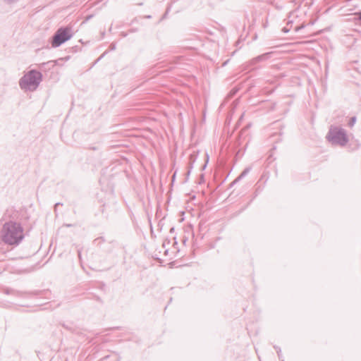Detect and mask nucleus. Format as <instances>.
Returning <instances> with one entry per match:
<instances>
[{
    "label": "nucleus",
    "mask_w": 361,
    "mask_h": 361,
    "mask_svg": "<svg viewBox=\"0 0 361 361\" xmlns=\"http://www.w3.org/2000/svg\"><path fill=\"white\" fill-rule=\"evenodd\" d=\"M23 231V228L20 223L9 220L3 225L1 238L7 245L17 246L24 238Z\"/></svg>",
    "instance_id": "f257e3e1"
},
{
    "label": "nucleus",
    "mask_w": 361,
    "mask_h": 361,
    "mask_svg": "<svg viewBox=\"0 0 361 361\" xmlns=\"http://www.w3.org/2000/svg\"><path fill=\"white\" fill-rule=\"evenodd\" d=\"M42 80V74L36 70H30L19 81L22 90H35Z\"/></svg>",
    "instance_id": "f03ea898"
},
{
    "label": "nucleus",
    "mask_w": 361,
    "mask_h": 361,
    "mask_svg": "<svg viewBox=\"0 0 361 361\" xmlns=\"http://www.w3.org/2000/svg\"><path fill=\"white\" fill-rule=\"evenodd\" d=\"M326 138L332 145L341 147L345 146L349 141L345 130L334 126H331Z\"/></svg>",
    "instance_id": "7ed1b4c3"
},
{
    "label": "nucleus",
    "mask_w": 361,
    "mask_h": 361,
    "mask_svg": "<svg viewBox=\"0 0 361 361\" xmlns=\"http://www.w3.org/2000/svg\"><path fill=\"white\" fill-rule=\"evenodd\" d=\"M73 37L72 29L68 26L60 27L51 38L50 43L53 48L60 47Z\"/></svg>",
    "instance_id": "20e7f679"
},
{
    "label": "nucleus",
    "mask_w": 361,
    "mask_h": 361,
    "mask_svg": "<svg viewBox=\"0 0 361 361\" xmlns=\"http://www.w3.org/2000/svg\"><path fill=\"white\" fill-rule=\"evenodd\" d=\"M273 54V52H267L264 54H262L261 55H259L255 58H253L250 61V63L251 66H254L257 63L265 61L268 59H269Z\"/></svg>",
    "instance_id": "39448f33"
},
{
    "label": "nucleus",
    "mask_w": 361,
    "mask_h": 361,
    "mask_svg": "<svg viewBox=\"0 0 361 361\" xmlns=\"http://www.w3.org/2000/svg\"><path fill=\"white\" fill-rule=\"evenodd\" d=\"M4 293L6 295H14V296H16V297H22L25 294H26V293H23V292H21V291H19V290H14V289H12V288H6L4 289Z\"/></svg>",
    "instance_id": "423d86ee"
},
{
    "label": "nucleus",
    "mask_w": 361,
    "mask_h": 361,
    "mask_svg": "<svg viewBox=\"0 0 361 361\" xmlns=\"http://www.w3.org/2000/svg\"><path fill=\"white\" fill-rule=\"evenodd\" d=\"M250 171V168L245 169L243 172L240 174L238 177H237L231 183V187L233 186L238 181H240L243 178H244Z\"/></svg>",
    "instance_id": "0eeeda50"
},
{
    "label": "nucleus",
    "mask_w": 361,
    "mask_h": 361,
    "mask_svg": "<svg viewBox=\"0 0 361 361\" xmlns=\"http://www.w3.org/2000/svg\"><path fill=\"white\" fill-rule=\"evenodd\" d=\"M195 160H196V156L195 154H190V157H189L190 166H189V170L188 171V175L190 174V171H191V169L193 167V164L195 163Z\"/></svg>",
    "instance_id": "6e6552de"
},
{
    "label": "nucleus",
    "mask_w": 361,
    "mask_h": 361,
    "mask_svg": "<svg viewBox=\"0 0 361 361\" xmlns=\"http://www.w3.org/2000/svg\"><path fill=\"white\" fill-rule=\"evenodd\" d=\"M105 241L104 237H99L94 240L93 243L97 246H100V245Z\"/></svg>",
    "instance_id": "1a4fd4ad"
},
{
    "label": "nucleus",
    "mask_w": 361,
    "mask_h": 361,
    "mask_svg": "<svg viewBox=\"0 0 361 361\" xmlns=\"http://www.w3.org/2000/svg\"><path fill=\"white\" fill-rule=\"evenodd\" d=\"M274 348L276 349V353H277V355H278V357H279V359L281 360V361H284V360L283 359V357H282V353H281V349L280 347L277 346V345H274Z\"/></svg>",
    "instance_id": "9d476101"
},
{
    "label": "nucleus",
    "mask_w": 361,
    "mask_h": 361,
    "mask_svg": "<svg viewBox=\"0 0 361 361\" xmlns=\"http://www.w3.org/2000/svg\"><path fill=\"white\" fill-rule=\"evenodd\" d=\"M356 121H357V118L356 116H352L348 123V126L350 127V128H352L354 126V125L356 123Z\"/></svg>",
    "instance_id": "9b49d317"
},
{
    "label": "nucleus",
    "mask_w": 361,
    "mask_h": 361,
    "mask_svg": "<svg viewBox=\"0 0 361 361\" xmlns=\"http://www.w3.org/2000/svg\"><path fill=\"white\" fill-rule=\"evenodd\" d=\"M57 61H49L47 63H43L40 65L41 68L42 67H44V66H46L47 65H49V64H51L52 66H55L56 63H57Z\"/></svg>",
    "instance_id": "f8f14e48"
},
{
    "label": "nucleus",
    "mask_w": 361,
    "mask_h": 361,
    "mask_svg": "<svg viewBox=\"0 0 361 361\" xmlns=\"http://www.w3.org/2000/svg\"><path fill=\"white\" fill-rule=\"evenodd\" d=\"M20 0H3V1L8 5H13L18 3Z\"/></svg>",
    "instance_id": "ddd939ff"
},
{
    "label": "nucleus",
    "mask_w": 361,
    "mask_h": 361,
    "mask_svg": "<svg viewBox=\"0 0 361 361\" xmlns=\"http://www.w3.org/2000/svg\"><path fill=\"white\" fill-rule=\"evenodd\" d=\"M360 143L359 142V141L356 140L355 141V146L352 148V150H355V149H358L360 147Z\"/></svg>",
    "instance_id": "4468645a"
},
{
    "label": "nucleus",
    "mask_w": 361,
    "mask_h": 361,
    "mask_svg": "<svg viewBox=\"0 0 361 361\" xmlns=\"http://www.w3.org/2000/svg\"><path fill=\"white\" fill-rule=\"evenodd\" d=\"M355 15L357 16V20L360 22L361 25V11L356 12Z\"/></svg>",
    "instance_id": "2eb2a0df"
},
{
    "label": "nucleus",
    "mask_w": 361,
    "mask_h": 361,
    "mask_svg": "<svg viewBox=\"0 0 361 361\" xmlns=\"http://www.w3.org/2000/svg\"><path fill=\"white\" fill-rule=\"evenodd\" d=\"M110 49L111 50H115L116 49V44L112 43L111 45H110Z\"/></svg>",
    "instance_id": "dca6fc26"
},
{
    "label": "nucleus",
    "mask_w": 361,
    "mask_h": 361,
    "mask_svg": "<svg viewBox=\"0 0 361 361\" xmlns=\"http://www.w3.org/2000/svg\"><path fill=\"white\" fill-rule=\"evenodd\" d=\"M78 256L79 259H81V250L80 249L78 250Z\"/></svg>",
    "instance_id": "f3484780"
},
{
    "label": "nucleus",
    "mask_w": 361,
    "mask_h": 361,
    "mask_svg": "<svg viewBox=\"0 0 361 361\" xmlns=\"http://www.w3.org/2000/svg\"><path fill=\"white\" fill-rule=\"evenodd\" d=\"M121 37H127L128 33H127V32H122L121 33Z\"/></svg>",
    "instance_id": "a211bd4d"
},
{
    "label": "nucleus",
    "mask_w": 361,
    "mask_h": 361,
    "mask_svg": "<svg viewBox=\"0 0 361 361\" xmlns=\"http://www.w3.org/2000/svg\"><path fill=\"white\" fill-rule=\"evenodd\" d=\"M137 28H133V29H130L129 30V32H137Z\"/></svg>",
    "instance_id": "6ab92c4d"
},
{
    "label": "nucleus",
    "mask_w": 361,
    "mask_h": 361,
    "mask_svg": "<svg viewBox=\"0 0 361 361\" xmlns=\"http://www.w3.org/2000/svg\"><path fill=\"white\" fill-rule=\"evenodd\" d=\"M283 31L284 32H288L289 31V30H288L286 27H284L283 28Z\"/></svg>",
    "instance_id": "aec40b11"
},
{
    "label": "nucleus",
    "mask_w": 361,
    "mask_h": 361,
    "mask_svg": "<svg viewBox=\"0 0 361 361\" xmlns=\"http://www.w3.org/2000/svg\"><path fill=\"white\" fill-rule=\"evenodd\" d=\"M90 149L92 150H98L99 147H90Z\"/></svg>",
    "instance_id": "412c9836"
},
{
    "label": "nucleus",
    "mask_w": 361,
    "mask_h": 361,
    "mask_svg": "<svg viewBox=\"0 0 361 361\" xmlns=\"http://www.w3.org/2000/svg\"><path fill=\"white\" fill-rule=\"evenodd\" d=\"M300 28H301V27H296L295 28V30L297 32V31H298Z\"/></svg>",
    "instance_id": "4be33fe9"
},
{
    "label": "nucleus",
    "mask_w": 361,
    "mask_h": 361,
    "mask_svg": "<svg viewBox=\"0 0 361 361\" xmlns=\"http://www.w3.org/2000/svg\"><path fill=\"white\" fill-rule=\"evenodd\" d=\"M167 13H168V12L166 11V12L164 13V15L163 16V18H166V15H167Z\"/></svg>",
    "instance_id": "5701e85b"
},
{
    "label": "nucleus",
    "mask_w": 361,
    "mask_h": 361,
    "mask_svg": "<svg viewBox=\"0 0 361 361\" xmlns=\"http://www.w3.org/2000/svg\"><path fill=\"white\" fill-rule=\"evenodd\" d=\"M59 204H61L59 202L56 203V204H55V206H54V207H55V208H56L58 205H59Z\"/></svg>",
    "instance_id": "b1692460"
},
{
    "label": "nucleus",
    "mask_w": 361,
    "mask_h": 361,
    "mask_svg": "<svg viewBox=\"0 0 361 361\" xmlns=\"http://www.w3.org/2000/svg\"><path fill=\"white\" fill-rule=\"evenodd\" d=\"M145 18H151V16H146Z\"/></svg>",
    "instance_id": "393cba45"
},
{
    "label": "nucleus",
    "mask_w": 361,
    "mask_h": 361,
    "mask_svg": "<svg viewBox=\"0 0 361 361\" xmlns=\"http://www.w3.org/2000/svg\"><path fill=\"white\" fill-rule=\"evenodd\" d=\"M173 231H174V228H171V232H173Z\"/></svg>",
    "instance_id": "a878e982"
},
{
    "label": "nucleus",
    "mask_w": 361,
    "mask_h": 361,
    "mask_svg": "<svg viewBox=\"0 0 361 361\" xmlns=\"http://www.w3.org/2000/svg\"><path fill=\"white\" fill-rule=\"evenodd\" d=\"M206 167V164H204L203 166H202V169H204Z\"/></svg>",
    "instance_id": "bb28decb"
},
{
    "label": "nucleus",
    "mask_w": 361,
    "mask_h": 361,
    "mask_svg": "<svg viewBox=\"0 0 361 361\" xmlns=\"http://www.w3.org/2000/svg\"><path fill=\"white\" fill-rule=\"evenodd\" d=\"M227 65V61L224 63V66Z\"/></svg>",
    "instance_id": "cd10ccee"
}]
</instances>
